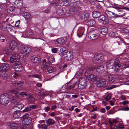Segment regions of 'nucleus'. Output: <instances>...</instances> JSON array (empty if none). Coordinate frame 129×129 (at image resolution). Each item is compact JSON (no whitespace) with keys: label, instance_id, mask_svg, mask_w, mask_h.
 Returning <instances> with one entry per match:
<instances>
[{"label":"nucleus","instance_id":"obj_58","mask_svg":"<svg viewBox=\"0 0 129 129\" xmlns=\"http://www.w3.org/2000/svg\"><path fill=\"white\" fill-rule=\"evenodd\" d=\"M56 2L58 4H60L62 3L63 2H64V0H56Z\"/></svg>","mask_w":129,"mask_h":129},{"label":"nucleus","instance_id":"obj_57","mask_svg":"<svg viewBox=\"0 0 129 129\" xmlns=\"http://www.w3.org/2000/svg\"><path fill=\"white\" fill-rule=\"evenodd\" d=\"M109 36L110 37H114L115 36V33L113 32H111L109 34Z\"/></svg>","mask_w":129,"mask_h":129},{"label":"nucleus","instance_id":"obj_3","mask_svg":"<svg viewBox=\"0 0 129 129\" xmlns=\"http://www.w3.org/2000/svg\"><path fill=\"white\" fill-rule=\"evenodd\" d=\"M80 4L78 2H73L69 3V6L70 8V10L71 13L75 14L78 10Z\"/></svg>","mask_w":129,"mask_h":129},{"label":"nucleus","instance_id":"obj_64","mask_svg":"<svg viewBox=\"0 0 129 129\" xmlns=\"http://www.w3.org/2000/svg\"><path fill=\"white\" fill-rule=\"evenodd\" d=\"M111 98V96L110 95H108L105 98L106 100L107 101H108Z\"/></svg>","mask_w":129,"mask_h":129},{"label":"nucleus","instance_id":"obj_4","mask_svg":"<svg viewBox=\"0 0 129 129\" xmlns=\"http://www.w3.org/2000/svg\"><path fill=\"white\" fill-rule=\"evenodd\" d=\"M10 100L9 95L7 93H3L0 96V103L3 105H7Z\"/></svg>","mask_w":129,"mask_h":129},{"label":"nucleus","instance_id":"obj_54","mask_svg":"<svg viewBox=\"0 0 129 129\" xmlns=\"http://www.w3.org/2000/svg\"><path fill=\"white\" fill-rule=\"evenodd\" d=\"M46 60L45 59H44L43 60V63L42 64V66L41 67V68H43V65L44 64H45L46 65H49V64H50V63L49 62H46Z\"/></svg>","mask_w":129,"mask_h":129},{"label":"nucleus","instance_id":"obj_48","mask_svg":"<svg viewBox=\"0 0 129 129\" xmlns=\"http://www.w3.org/2000/svg\"><path fill=\"white\" fill-rule=\"evenodd\" d=\"M5 39L6 38L5 37L3 36L2 35H0V41L1 42H4Z\"/></svg>","mask_w":129,"mask_h":129},{"label":"nucleus","instance_id":"obj_28","mask_svg":"<svg viewBox=\"0 0 129 129\" xmlns=\"http://www.w3.org/2000/svg\"><path fill=\"white\" fill-rule=\"evenodd\" d=\"M19 126V125L17 123H12L9 125V128L13 129H16Z\"/></svg>","mask_w":129,"mask_h":129},{"label":"nucleus","instance_id":"obj_35","mask_svg":"<svg viewBox=\"0 0 129 129\" xmlns=\"http://www.w3.org/2000/svg\"><path fill=\"white\" fill-rule=\"evenodd\" d=\"M92 15L93 18H99L100 15V13L99 12L95 11L92 12Z\"/></svg>","mask_w":129,"mask_h":129},{"label":"nucleus","instance_id":"obj_40","mask_svg":"<svg viewBox=\"0 0 129 129\" xmlns=\"http://www.w3.org/2000/svg\"><path fill=\"white\" fill-rule=\"evenodd\" d=\"M48 62H50L51 63L54 62L55 61L54 57L52 56H50L47 57Z\"/></svg>","mask_w":129,"mask_h":129},{"label":"nucleus","instance_id":"obj_6","mask_svg":"<svg viewBox=\"0 0 129 129\" xmlns=\"http://www.w3.org/2000/svg\"><path fill=\"white\" fill-rule=\"evenodd\" d=\"M23 123L24 124L29 125L32 122V119L27 113L24 115L22 117Z\"/></svg>","mask_w":129,"mask_h":129},{"label":"nucleus","instance_id":"obj_41","mask_svg":"<svg viewBox=\"0 0 129 129\" xmlns=\"http://www.w3.org/2000/svg\"><path fill=\"white\" fill-rule=\"evenodd\" d=\"M28 77L31 78H36L40 79H41V76L38 75H31L30 73H29L28 75Z\"/></svg>","mask_w":129,"mask_h":129},{"label":"nucleus","instance_id":"obj_15","mask_svg":"<svg viewBox=\"0 0 129 129\" xmlns=\"http://www.w3.org/2000/svg\"><path fill=\"white\" fill-rule=\"evenodd\" d=\"M9 65L6 63L0 64V71H4L7 70L9 68Z\"/></svg>","mask_w":129,"mask_h":129},{"label":"nucleus","instance_id":"obj_34","mask_svg":"<svg viewBox=\"0 0 129 129\" xmlns=\"http://www.w3.org/2000/svg\"><path fill=\"white\" fill-rule=\"evenodd\" d=\"M113 66H114V63L112 61H108L107 63L106 67L107 68L109 69L112 68Z\"/></svg>","mask_w":129,"mask_h":129},{"label":"nucleus","instance_id":"obj_25","mask_svg":"<svg viewBox=\"0 0 129 129\" xmlns=\"http://www.w3.org/2000/svg\"><path fill=\"white\" fill-rule=\"evenodd\" d=\"M8 23V21H2L1 23V28L2 30L3 31L5 30L6 26L7 25Z\"/></svg>","mask_w":129,"mask_h":129},{"label":"nucleus","instance_id":"obj_47","mask_svg":"<svg viewBox=\"0 0 129 129\" xmlns=\"http://www.w3.org/2000/svg\"><path fill=\"white\" fill-rule=\"evenodd\" d=\"M49 126L46 124H42L41 125V129H48V127Z\"/></svg>","mask_w":129,"mask_h":129},{"label":"nucleus","instance_id":"obj_38","mask_svg":"<svg viewBox=\"0 0 129 129\" xmlns=\"http://www.w3.org/2000/svg\"><path fill=\"white\" fill-rule=\"evenodd\" d=\"M120 67L121 70H123L126 68L129 67V65H127L125 64H120L119 65Z\"/></svg>","mask_w":129,"mask_h":129},{"label":"nucleus","instance_id":"obj_55","mask_svg":"<svg viewBox=\"0 0 129 129\" xmlns=\"http://www.w3.org/2000/svg\"><path fill=\"white\" fill-rule=\"evenodd\" d=\"M88 1H89L90 3L92 5H95L96 3V1H95V0H87Z\"/></svg>","mask_w":129,"mask_h":129},{"label":"nucleus","instance_id":"obj_61","mask_svg":"<svg viewBox=\"0 0 129 129\" xmlns=\"http://www.w3.org/2000/svg\"><path fill=\"white\" fill-rule=\"evenodd\" d=\"M10 11H13L15 10V8L14 6H11L9 9Z\"/></svg>","mask_w":129,"mask_h":129},{"label":"nucleus","instance_id":"obj_22","mask_svg":"<svg viewBox=\"0 0 129 129\" xmlns=\"http://www.w3.org/2000/svg\"><path fill=\"white\" fill-rule=\"evenodd\" d=\"M108 80L110 83H113L115 80V76L113 74H110L108 76Z\"/></svg>","mask_w":129,"mask_h":129},{"label":"nucleus","instance_id":"obj_9","mask_svg":"<svg viewBox=\"0 0 129 129\" xmlns=\"http://www.w3.org/2000/svg\"><path fill=\"white\" fill-rule=\"evenodd\" d=\"M22 45H20L19 44L17 43L14 41H12L10 43L9 47V48L12 50H14L16 49H18V50Z\"/></svg>","mask_w":129,"mask_h":129},{"label":"nucleus","instance_id":"obj_39","mask_svg":"<svg viewBox=\"0 0 129 129\" xmlns=\"http://www.w3.org/2000/svg\"><path fill=\"white\" fill-rule=\"evenodd\" d=\"M22 16L26 19H28L31 17V15L28 13H23Z\"/></svg>","mask_w":129,"mask_h":129},{"label":"nucleus","instance_id":"obj_5","mask_svg":"<svg viewBox=\"0 0 129 129\" xmlns=\"http://www.w3.org/2000/svg\"><path fill=\"white\" fill-rule=\"evenodd\" d=\"M93 62L95 64H100L104 61V56L102 54H98L93 59Z\"/></svg>","mask_w":129,"mask_h":129},{"label":"nucleus","instance_id":"obj_13","mask_svg":"<svg viewBox=\"0 0 129 129\" xmlns=\"http://www.w3.org/2000/svg\"><path fill=\"white\" fill-rule=\"evenodd\" d=\"M69 52V51H68V48H67L63 47L60 49L59 54L63 57L67 55L68 52Z\"/></svg>","mask_w":129,"mask_h":129},{"label":"nucleus","instance_id":"obj_7","mask_svg":"<svg viewBox=\"0 0 129 129\" xmlns=\"http://www.w3.org/2000/svg\"><path fill=\"white\" fill-rule=\"evenodd\" d=\"M99 35V31L98 30H95L89 32L88 37H90V39L94 40L98 38Z\"/></svg>","mask_w":129,"mask_h":129},{"label":"nucleus","instance_id":"obj_42","mask_svg":"<svg viewBox=\"0 0 129 129\" xmlns=\"http://www.w3.org/2000/svg\"><path fill=\"white\" fill-rule=\"evenodd\" d=\"M56 14L59 15H61L63 14L62 9L60 8H57L56 11Z\"/></svg>","mask_w":129,"mask_h":129},{"label":"nucleus","instance_id":"obj_49","mask_svg":"<svg viewBox=\"0 0 129 129\" xmlns=\"http://www.w3.org/2000/svg\"><path fill=\"white\" fill-rule=\"evenodd\" d=\"M115 67V68L114 69V71L115 72H119L120 69H121L119 66Z\"/></svg>","mask_w":129,"mask_h":129},{"label":"nucleus","instance_id":"obj_33","mask_svg":"<svg viewBox=\"0 0 129 129\" xmlns=\"http://www.w3.org/2000/svg\"><path fill=\"white\" fill-rule=\"evenodd\" d=\"M27 98L28 101L30 102H33L35 100V99L31 94L28 95Z\"/></svg>","mask_w":129,"mask_h":129},{"label":"nucleus","instance_id":"obj_21","mask_svg":"<svg viewBox=\"0 0 129 129\" xmlns=\"http://www.w3.org/2000/svg\"><path fill=\"white\" fill-rule=\"evenodd\" d=\"M73 55L70 52H68L67 55L63 57L66 60L69 61L71 60L73 58Z\"/></svg>","mask_w":129,"mask_h":129},{"label":"nucleus","instance_id":"obj_10","mask_svg":"<svg viewBox=\"0 0 129 129\" xmlns=\"http://www.w3.org/2000/svg\"><path fill=\"white\" fill-rule=\"evenodd\" d=\"M45 64L43 66L44 72L46 74H48L53 71L54 68L52 67L49 66V65Z\"/></svg>","mask_w":129,"mask_h":129},{"label":"nucleus","instance_id":"obj_60","mask_svg":"<svg viewBox=\"0 0 129 129\" xmlns=\"http://www.w3.org/2000/svg\"><path fill=\"white\" fill-rule=\"evenodd\" d=\"M121 110L123 111H129V107H124L121 109Z\"/></svg>","mask_w":129,"mask_h":129},{"label":"nucleus","instance_id":"obj_44","mask_svg":"<svg viewBox=\"0 0 129 129\" xmlns=\"http://www.w3.org/2000/svg\"><path fill=\"white\" fill-rule=\"evenodd\" d=\"M106 17L105 16L103 15H100L98 18L99 21L101 20L103 22L105 20Z\"/></svg>","mask_w":129,"mask_h":129},{"label":"nucleus","instance_id":"obj_62","mask_svg":"<svg viewBox=\"0 0 129 129\" xmlns=\"http://www.w3.org/2000/svg\"><path fill=\"white\" fill-rule=\"evenodd\" d=\"M58 49L57 48H55L52 49V51L53 53H56L57 52Z\"/></svg>","mask_w":129,"mask_h":129},{"label":"nucleus","instance_id":"obj_19","mask_svg":"<svg viewBox=\"0 0 129 129\" xmlns=\"http://www.w3.org/2000/svg\"><path fill=\"white\" fill-rule=\"evenodd\" d=\"M84 28L83 27H80L77 30V35L79 37H81L84 32Z\"/></svg>","mask_w":129,"mask_h":129},{"label":"nucleus","instance_id":"obj_63","mask_svg":"<svg viewBox=\"0 0 129 129\" xmlns=\"http://www.w3.org/2000/svg\"><path fill=\"white\" fill-rule=\"evenodd\" d=\"M20 20H18L16 22L15 26L16 27H18L19 26V24L20 23Z\"/></svg>","mask_w":129,"mask_h":129},{"label":"nucleus","instance_id":"obj_52","mask_svg":"<svg viewBox=\"0 0 129 129\" xmlns=\"http://www.w3.org/2000/svg\"><path fill=\"white\" fill-rule=\"evenodd\" d=\"M23 83L24 82L22 81H19L18 83L17 84L18 85L17 86L18 87L22 86L23 85Z\"/></svg>","mask_w":129,"mask_h":129},{"label":"nucleus","instance_id":"obj_23","mask_svg":"<svg viewBox=\"0 0 129 129\" xmlns=\"http://www.w3.org/2000/svg\"><path fill=\"white\" fill-rule=\"evenodd\" d=\"M76 84V83L75 82L71 83V82H68L67 84H66V86H67V88L71 89L73 88Z\"/></svg>","mask_w":129,"mask_h":129},{"label":"nucleus","instance_id":"obj_53","mask_svg":"<svg viewBox=\"0 0 129 129\" xmlns=\"http://www.w3.org/2000/svg\"><path fill=\"white\" fill-rule=\"evenodd\" d=\"M31 110V108L29 106V107H27L23 111L24 112H27L30 111Z\"/></svg>","mask_w":129,"mask_h":129},{"label":"nucleus","instance_id":"obj_24","mask_svg":"<svg viewBox=\"0 0 129 129\" xmlns=\"http://www.w3.org/2000/svg\"><path fill=\"white\" fill-rule=\"evenodd\" d=\"M89 16V14L88 13L82 14L81 15V19L84 21H86Z\"/></svg>","mask_w":129,"mask_h":129},{"label":"nucleus","instance_id":"obj_46","mask_svg":"<svg viewBox=\"0 0 129 129\" xmlns=\"http://www.w3.org/2000/svg\"><path fill=\"white\" fill-rule=\"evenodd\" d=\"M26 36L28 37L31 36L33 35V33L32 32L30 31H27L25 33Z\"/></svg>","mask_w":129,"mask_h":129},{"label":"nucleus","instance_id":"obj_14","mask_svg":"<svg viewBox=\"0 0 129 129\" xmlns=\"http://www.w3.org/2000/svg\"><path fill=\"white\" fill-rule=\"evenodd\" d=\"M105 14L109 18L113 17L116 18L118 17V15L115 13L109 11H105Z\"/></svg>","mask_w":129,"mask_h":129},{"label":"nucleus","instance_id":"obj_16","mask_svg":"<svg viewBox=\"0 0 129 129\" xmlns=\"http://www.w3.org/2000/svg\"><path fill=\"white\" fill-rule=\"evenodd\" d=\"M99 79L98 77L92 74L90 75L87 78V80L89 81H98Z\"/></svg>","mask_w":129,"mask_h":129},{"label":"nucleus","instance_id":"obj_32","mask_svg":"<svg viewBox=\"0 0 129 129\" xmlns=\"http://www.w3.org/2000/svg\"><path fill=\"white\" fill-rule=\"evenodd\" d=\"M104 70V69L103 66H98L96 69V72L99 73H101Z\"/></svg>","mask_w":129,"mask_h":129},{"label":"nucleus","instance_id":"obj_18","mask_svg":"<svg viewBox=\"0 0 129 129\" xmlns=\"http://www.w3.org/2000/svg\"><path fill=\"white\" fill-rule=\"evenodd\" d=\"M106 85V82L104 79L100 80L97 84V86L99 87H105Z\"/></svg>","mask_w":129,"mask_h":129},{"label":"nucleus","instance_id":"obj_27","mask_svg":"<svg viewBox=\"0 0 129 129\" xmlns=\"http://www.w3.org/2000/svg\"><path fill=\"white\" fill-rule=\"evenodd\" d=\"M55 121L54 120L52 119H49L46 120V123L49 126L52 125L55 123Z\"/></svg>","mask_w":129,"mask_h":129},{"label":"nucleus","instance_id":"obj_26","mask_svg":"<svg viewBox=\"0 0 129 129\" xmlns=\"http://www.w3.org/2000/svg\"><path fill=\"white\" fill-rule=\"evenodd\" d=\"M5 28L6 29H5V30H6L8 31H13L15 29V28L14 26H12L11 24H9L8 23V24L7 25H6Z\"/></svg>","mask_w":129,"mask_h":129},{"label":"nucleus","instance_id":"obj_12","mask_svg":"<svg viewBox=\"0 0 129 129\" xmlns=\"http://www.w3.org/2000/svg\"><path fill=\"white\" fill-rule=\"evenodd\" d=\"M31 61L34 63H38L40 61V57L37 55H34L31 58Z\"/></svg>","mask_w":129,"mask_h":129},{"label":"nucleus","instance_id":"obj_37","mask_svg":"<svg viewBox=\"0 0 129 129\" xmlns=\"http://www.w3.org/2000/svg\"><path fill=\"white\" fill-rule=\"evenodd\" d=\"M114 63V67L119 66L120 64V62L119 60L117 58L115 59L114 60L112 61Z\"/></svg>","mask_w":129,"mask_h":129},{"label":"nucleus","instance_id":"obj_20","mask_svg":"<svg viewBox=\"0 0 129 129\" xmlns=\"http://www.w3.org/2000/svg\"><path fill=\"white\" fill-rule=\"evenodd\" d=\"M65 41L64 39L63 38H59L57 39L56 41L55 44L58 45H61L64 44Z\"/></svg>","mask_w":129,"mask_h":129},{"label":"nucleus","instance_id":"obj_11","mask_svg":"<svg viewBox=\"0 0 129 129\" xmlns=\"http://www.w3.org/2000/svg\"><path fill=\"white\" fill-rule=\"evenodd\" d=\"M24 105L22 103H19L16 104L13 108V110H15L16 111H19L24 107Z\"/></svg>","mask_w":129,"mask_h":129},{"label":"nucleus","instance_id":"obj_8","mask_svg":"<svg viewBox=\"0 0 129 129\" xmlns=\"http://www.w3.org/2000/svg\"><path fill=\"white\" fill-rule=\"evenodd\" d=\"M79 83L78 85V88L80 89H83L86 88L87 86L86 80L84 78H80L79 80Z\"/></svg>","mask_w":129,"mask_h":129},{"label":"nucleus","instance_id":"obj_50","mask_svg":"<svg viewBox=\"0 0 129 129\" xmlns=\"http://www.w3.org/2000/svg\"><path fill=\"white\" fill-rule=\"evenodd\" d=\"M26 9L25 7H22L21 9L20 15H22V13H25V12L26 11Z\"/></svg>","mask_w":129,"mask_h":129},{"label":"nucleus","instance_id":"obj_2","mask_svg":"<svg viewBox=\"0 0 129 129\" xmlns=\"http://www.w3.org/2000/svg\"><path fill=\"white\" fill-rule=\"evenodd\" d=\"M10 94L12 96V99L13 101H14V102L17 101L19 97V95L21 96L24 97L27 96V93L25 92H21L20 94L15 89H12L10 91Z\"/></svg>","mask_w":129,"mask_h":129},{"label":"nucleus","instance_id":"obj_59","mask_svg":"<svg viewBox=\"0 0 129 129\" xmlns=\"http://www.w3.org/2000/svg\"><path fill=\"white\" fill-rule=\"evenodd\" d=\"M129 103V102L126 101H124L121 103V104L124 105H125Z\"/></svg>","mask_w":129,"mask_h":129},{"label":"nucleus","instance_id":"obj_51","mask_svg":"<svg viewBox=\"0 0 129 129\" xmlns=\"http://www.w3.org/2000/svg\"><path fill=\"white\" fill-rule=\"evenodd\" d=\"M29 106L31 110L37 108L38 107V106L36 105H31Z\"/></svg>","mask_w":129,"mask_h":129},{"label":"nucleus","instance_id":"obj_56","mask_svg":"<svg viewBox=\"0 0 129 129\" xmlns=\"http://www.w3.org/2000/svg\"><path fill=\"white\" fill-rule=\"evenodd\" d=\"M23 127H22L21 129H30L29 125L25 124Z\"/></svg>","mask_w":129,"mask_h":129},{"label":"nucleus","instance_id":"obj_36","mask_svg":"<svg viewBox=\"0 0 129 129\" xmlns=\"http://www.w3.org/2000/svg\"><path fill=\"white\" fill-rule=\"evenodd\" d=\"M14 110H13V109H12V111H13L15 112L13 114V117L15 118H18L20 116V113L19 112H18L17 111L16 112L15 111H14Z\"/></svg>","mask_w":129,"mask_h":129},{"label":"nucleus","instance_id":"obj_31","mask_svg":"<svg viewBox=\"0 0 129 129\" xmlns=\"http://www.w3.org/2000/svg\"><path fill=\"white\" fill-rule=\"evenodd\" d=\"M0 76L2 77L4 79H7L9 78V75L7 74L5 72H1L0 74Z\"/></svg>","mask_w":129,"mask_h":129},{"label":"nucleus","instance_id":"obj_1","mask_svg":"<svg viewBox=\"0 0 129 129\" xmlns=\"http://www.w3.org/2000/svg\"><path fill=\"white\" fill-rule=\"evenodd\" d=\"M31 49L28 47H26L24 45H22L18 50V53L13 54L10 57L11 62L15 65L13 68L15 71L19 72L23 69L22 66L21 64H17L20 63V58L21 57L24 58L27 56L30 52Z\"/></svg>","mask_w":129,"mask_h":129},{"label":"nucleus","instance_id":"obj_17","mask_svg":"<svg viewBox=\"0 0 129 129\" xmlns=\"http://www.w3.org/2000/svg\"><path fill=\"white\" fill-rule=\"evenodd\" d=\"M99 33L103 35L106 34L108 32V29L107 27L105 26H102L100 28Z\"/></svg>","mask_w":129,"mask_h":129},{"label":"nucleus","instance_id":"obj_43","mask_svg":"<svg viewBox=\"0 0 129 129\" xmlns=\"http://www.w3.org/2000/svg\"><path fill=\"white\" fill-rule=\"evenodd\" d=\"M93 69L92 67H89L87 68L85 73L88 74H90L91 73Z\"/></svg>","mask_w":129,"mask_h":129},{"label":"nucleus","instance_id":"obj_45","mask_svg":"<svg viewBox=\"0 0 129 129\" xmlns=\"http://www.w3.org/2000/svg\"><path fill=\"white\" fill-rule=\"evenodd\" d=\"M120 58L121 59L124 60L127 58V55L126 54L123 53V54L120 55Z\"/></svg>","mask_w":129,"mask_h":129},{"label":"nucleus","instance_id":"obj_30","mask_svg":"<svg viewBox=\"0 0 129 129\" xmlns=\"http://www.w3.org/2000/svg\"><path fill=\"white\" fill-rule=\"evenodd\" d=\"M12 50L10 49H9L7 47H5L3 49L4 52L6 54H10L12 53Z\"/></svg>","mask_w":129,"mask_h":129},{"label":"nucleus","instance_id":"obj_29","mask_svg":"<svg viewBox=\"0 0 129 129\" xmlns=\"http://www.w3.org/2000/svg\"><path fill=\"white\" fill-rule=\"evenodd\" d=\"M95 23L94 20L93 19H89L86 22V24L87 25L89 26H92L94 25Z\"/></svg>","mask_w":129,"mask_h":129}]
</instances>
